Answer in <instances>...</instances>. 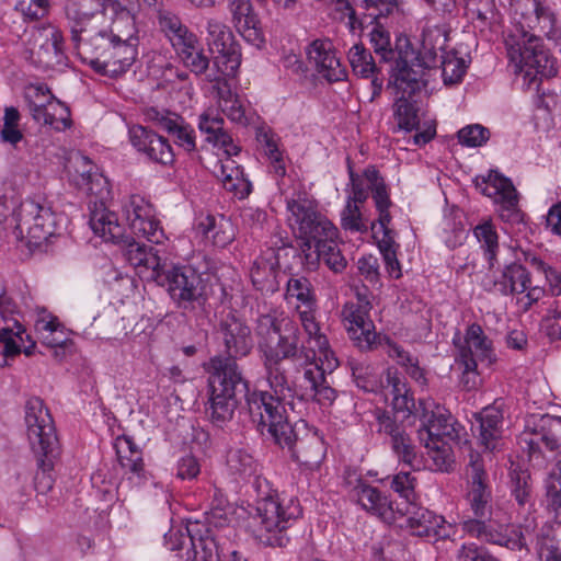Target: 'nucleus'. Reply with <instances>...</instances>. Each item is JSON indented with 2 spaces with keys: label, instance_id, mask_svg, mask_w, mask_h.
<instances>
[{
  "label": "nucleus",
  "instance_id": "f257e3e1",
  "mask_svg": "<svg viewBox=\"0 0 561 561\" xmlns=\"http://www.w3.org/2000/svg\"><path fill=\"white\" fill-rule=\"evenodd\" d=\"M514 19L520 28V39L508 48V56L525 78L533 82L537 76L551 78L557 75L554 59L545 48L542 39L529 34L528 30L538 28L548 39L561 44V26L557 25L552 10L540 0H512Z\"/></svg>",
  "mask_w": 561,
  "mask_h": 561
},
{
  "label": "nucleus",
  "instance_id": "f03ea898",
  "mask_svg": "<svg viewBox=\"0 0 561 561\" xmlns=\"http://www.w3.org/2000/svg\"><path fill=\"white\" fill-rule=\"evenodd\" d=\"M226 356L217 355L210 358L207 371L208 394L221 396L218 402H225L226 409L237 397L247 393V378L237 359L250 354L253 339L250 327L240 318L228 313L218 325Z\"/></svg>",
  "mask_w": 561,
  "mask_h": 561
},
{
  "label": "nucleus",
  "instance_id": "7ed1b4c3",
  "mask_svg": "<svg viewBox=\"0 0 561 561\" xmlns=\"http://www.w3.org/2000/svg\"><path fill=\"white\" fill-rule=\"evenodd\" d=\"M139 249L130 251L131 265L146 268L149 272L147 279L164 287L178 308L191 311L196 307H205L208 300V279L203 274L191 265L161 262L154 248H150L148 254Z\"/></svg>",
  "mask_w": 561,
  "mask_h": 561
},
{
  "label": "nucleus",
  "instance_id": "20e7f679",
  "mask_svg": "<svg viewBox=\"0 0 561 561\" xmlns=\"http://www.w3.org/2000/svg\"><path fill=\"white\" fill-rule=\"evenodd\" d=\"M221 396L215 397V393L208 394L206 413L209 420L218 427L232 420L234 411L244 400L247 409L252 416L253 421H257V430L263 433L266 428L267 433L272 436L274 443L293 425L288 421L286 409L283 398L275 396L267 391H253L250 392V382L247 379V393L237 397L231 402L229 399L228 409L224 407L225 402H218Z\"/></svg>",
  "mask_w": 561,
  "mask_h": 561
},
{
  "label": "nucleus",
  "instance_id": "39448f33",
  "mask_svg": "<svg viewBox=\"0 0 561 561\" xmlns=\"http://www.w3.org/2000/svg\"><path fill=\"white\" fill-rule=\"evenodd\" d=\"M25 424L37 462L34 488L37 493L46 494L53 489L54 466L60 451L53 417L41 398L33 397L26 401Z\"/></svg>",
  "mask_w": 561,
  "mask_h": 561
},
{
  "label": "nucleus",
  "instance_id": "423d86ee",
  "mask_svg": "<svg viewBox=\"0 0 561 561\" xmlns=\"http://www.w3.org/2000/svg\"><path fill=\"white\" fill-rule=\"evenodd\" d=\"M394 64L391 67L389 85L403 90L408 96L420 92L427 84L426 70L431 67L426 57L416 50L410 38L400 34L396 38Z\"/></svg>",
  "mask_w": 561,
  "mask_h": 561
},
{
  "label": "nucleus",
  "instance_id": "0eeeda50",
  "mask_svg": "<svg viewBox=\"0 0 561 561\" xmlns=\"http://www.w3.org/2000/svg\"><path fill=\"white\" fill-rule=\"evenodd\" d=\"M262 323L268 325L274 334L278 335L276 345L266 343L263 346L264 357L268 363H283L285 359L300 362V365L310 364L316 357L312 350L299 346V329L289 319L280 321L271 316H264Z\"/></svg>",
  "mask_w": 561,
  "mask_h": 561
},
{
  "label": "nucleus",
  "instance_id": "6e6552de",
  "mask_svg": "<svg viewBox=\"0 0 561 561\" xmlns=\"http://www.w3.org/2000/svg\"><path fill=\"white\" fill-rule=\"evenodd\" d=\"M275 444L282 449L287 448L291 459L308 470L318 469L325 457L323 439L302 420L294 423Z\"/></svg>",
  "mask_w": 561,
  "mask_h": 561
},
{
  "label": "nucleus",
  "instance_id": "1a4fd4ad",
  "mask_svg": "<svg viewBox=\"0 0 561 561\" xmlns=\"http://www.w3.org/2000/svg\"><path fill=\"white\" fill-rule=\"evenodd\" d=\"M207 530V535L195 538L188 529H186V533L170 530L164 534V542L171 551L190 546L186 550L185 561H247L236 550L226 554L216 539L209 536Z\"/></svg>",
  "mask_w": 561,
  "mask_h": 561
},
{
  "label": "nucleus",
  "instance_id": "9d476101",
  "mask_svg": "<svg viewBox=\"0 0 561 561\" xmlns=\"http://www.w3.org/2000/svg\"><path fill=\"white\" fill-rule=\"evenodd\" d=\"M474 184L481 194L489 197H500L503 208L501 217L503 219L515 224L523 221L524 215L518 208V193L511 179L504 176L497 170H490L488 175L477 176Z\"/></svg>",
  "mask_w": 561,
  "mask_h": 561
},
{
  "label": "nucleus",
  "instance_id": "9b49d317",
  "mask_svg": "<svg viewBox=\"0 0 561 561\" xmlns=\"http://www.w3.org/2000/svg\"><path fill=\"white\" fill-rule=\"evenodd\" d=\"M15 229L26 231L27 245L41 247L55 234V216L48 207L36 203L22 205Z\"/></svg>",
  "mask_w": 561,
  "mask_h": 561
},
{
  "label": "nucleus",
  "instance_id": "f8f14e48",
  "mask_svg": "<svg viewBox=\"0 0 561 561\" xmlns=\"http://www.w3.org/2000/svg\"><path fill=\"white\" fill-rule=\"evenodd\" d=\"M208 45L210 50L219 54L215 58V66L224 75H233L241 64L240 45L234 41L233 33L218 21H209L207 25Z\"/></svg>",
  "mask_w": 561,
  "mask_h": 561
},
{
  "label": "nucleus",
  "instance_id": "ddd939ff",
  "mask_svg": "<svg viewBox=\"0 0 561 561\" xmlns=\"http://www.w3.org/2000/svg\"><path fill=\"white\" fill-rule=\"evenodd\" d=\"M287 208L295 216L299 225V233L314 241V250H317L318 243L336 238L337 229L320 214L307 208L295 199L287 203Z\"/></svg>",
  "mask_w": 561,
  "mask_h": 561
},
{
  "label": "nucleus",
  "instance_id": "4468645a",
  "mask_svg": "<svg viewBox=\"0 0 561 561\" xmlns=\"http://www.w3.org/2000/svg\"><path fill=\"white\" fill-rule=\"evenodd\" d=\"M90 226L95 234L103 237L105 240L122 244L125 256L130 264V251L140 248L139 250H142L141 252H144V254H148L149 249L152 248L151 245L136 241L131 236L125 234L114 213H93L90 218Z\"/></svg>",
  "mask_w": 561,
  "mask_h": 561
},
{
  "label": "nucleus",
  "instance_id": "2eb2a0df",
  "mask_svg": "<svg viewBox=\"0 0 561 561\" xmlns=\"http://www.w3.org/2000/svg\"><path fill=\"white\" fill-rule=\"evenodd\" d=\"M15 302L4 293L0 294V316L3 325L0 324V344H3L2 355L3 363L1 367L8 365V358L19 355L22 351L14 337L21 342L24 341L23 334L25 333L22 324L13 317L15 312Z\"/></svg>",
  "mask_w": 561,
  "mask_h": 561
},
{
  "label": "nucleus",
  "instance_id": "dca6fc26",
  "mask_svg": "<svg viewBox=\"0 0 561 561\" xmlns=\"http://www.w3.org/2000/svg\"><path fill=\"white\" fill-rule=\"evenodd\" d=\"M129 138L131 145L139 151L145 153L148 159L164 165L174 161V152L169 140L154 130L135 125L129 128Z\"/></svg>",
  "mask_w": 561,
  "mask_h": 561
},
{
  "label": "nucleus",
  "instance_id": "f3484780",
  "mask_svg": "<svg viewBox=\"0 0 561 561\" xmlns=\"http://www.w3.org/2000/svg\"><path fill=\"white\" fill-rule=\"evenodd\" d=\"M307 55L310 61H313L317 71L329 82L343 80L346 71L341 67L340 59L331 41L314 39L307 47Z\"/></svg>",
  "mask_w": 561,
  "mask_h": 561
},
{
  "label": "nucleus",
  "instance_id": "a211bd4d",
  "mask_svg": "<svg viewBox=\"0 0 561 561\" xmlns=\"http://www.w3.org/2000/svg\"><path fill=\"white\" fill-rule=\"evenodd\" d=\"M467 476L470 482V491L468 493L471 508L477 517H484L486 514L488 503L491 493L486 484V472L480 456L470 455L469 469Z\"/></svg>",
  "mask_w": 561,
  "mask_h": 561
},
{
  "label": "nucleus",
  "instance_id": "6ab92c4d",
  "mask_svg": "<svg viewBox=\"0 0 561 561\" xmlns=\"http://www.w3.org/2000/svg\"><path fill=\"white\" fill-rule=\"evenodd\" d=\"M111 0H68L66 15L72 22L70 27L71 39L76 45L80 42V34L85 31V23L98 13L110 10Z\"/></svg>",
  "mask_w": 561,
  "mask_h": 561
},
{
  "label": "nucleus",
  "instance_id": "aec40b11",
  "mask_svg": "<svg viewBox=\"0 0 561 561\" xmlns=\"http://www.w3.org/2000/svg\"><path fill=\"white\" fill-rule=\"evenodd\" d=\"M402 515L411 514L407 519V527L413 536L417 537H444L440 529L445 523L443 516L436 515L432 511L423 507H414L413 512L407 508L405 512L397 508Z\"/></svg>",
  "mask_w": 561,
  "mask_h": 561
},
{
  "label": "nucleus",
  "instance_id": "412c9836",
  "mask_svg": "<svg viewBox=\"0 0 561 561\" xmlns=\"http://www.w3.org/2000/svg\"><path fill=\"white\" fill-rule=\"evenodd\" d=\"M364 176L368 183V188L371 191L375 206L379 213L377 222L379 224L380 229H387L391 221V215L388 209L392 204L387 191V185L380 175V172L374 165L368 167L364 171Z\"/></svg>",
  "mask_w": 561,
  "mask_h": 561
},
{
  "label": "nucleus",
  "instance_id": "4be33fe9",
  "mask_svg": "<svg viewBox=\"0 0 561 561\" xmlns=\"http://www.w3.org/2000/svg\"><path fill=\"white\" fill-rule=\"evenodd\" d=\"M293 514L286 515L278 501L266 497L257 502L254 519H259L260 525L267 533L284 531Z\"/></svg>",
  "mask_w": 561,
  "mask_h": 561
},
{
  "label": "nucleus",
  "instance_id": "5701e85b",
  "mask_svg": "<svg viewBox=\"0 0 561 561\" xmlns=\"http://www.w3.org/2000/svg\"><path fill=\"white\" fill-rule=\"evenodd\" d=\"M110 10L112 16V28L115 34H119L121 38L133 41L137 34L136 27V13L138 12V4H122L117 0H111Z\"/></svg>",
  "mask_w": 561,
  "mask_h": 561
},
{
  "label": "nucleus",
  "instance_id": "b1692460",
  "mask_svg": "<svg viewBox=\"0 0 561 561\" xmlns=\"http://www.w3.org/2000/svg\"><path fill=\"white\" fill-rule=\"evenodd\" d=\"M320 260L334 273H341L347 264L335 242V238L318 243L317 250L313 253L307 254V265L311 270L318 266Z\"/></svg>",
  "mask_w": 561,
  "mask_h": 561
},
{
  "label": "nucleus",
  "instance_id": "393cba45",
  "mask_svg": "<svg viewBox=\"0 0 561 561\" xmlns=\"http://www.w3.org/2000/svg\"><path fill=\"white\" fill-rule=\"evenodd\" d=\"M522 256L515 253V261L506 263L502 272V293L504 295L522 294L531 284L530 273L520 263Z\"/></svg>",
  "mask_w": 561,
  "mask_h": 561
},
{
  "label": "nucleus",
  "instance_id": "a878e982",
  "mask_svg": "<svg viewBox=\"0 0 561 561\" xmlns=\"http://www.w3.org/2000/svg\"><path fill=\"white\" fill-rule=\"evenodd\" d=\"M197 231L206 239H211L217 247H225L233 240L232 225L224 216L217 221L213 215H207L197 224Z\"/></svg>",
  "mask_w": 561,
  "mask_h": 561
},
{
  "label": "nucleus",
  "instance_id": "bb28decb",
  "mask_svg": "<svg viewBox=\"0 0 561 561\" xmlns=\"http://www.w3.org/2000/svg\"><path fill=\"white\" fill-rule=\"evenodd\" d=\"M219 171H216L218 178H221L224 187L233 192L239 198H245L252 191V184L244 179L243 170L239 165H228L218 163Z\"/></svg>",
  "mask_w": 561,
  "mask_h": 561
},
{
  "label": "nucleus",
  "instance_id": "cd10ccee",
  "mask_svg": "<svg viewBox=\"0 0 561 561\" xmlns=\"http://www.w3.org/2000/svg\"><path fill=\"white\" fill-rule=\"evenodd\" d=\"M531 433L540 435V440L550 451L561 449V417L542 415L534 424Z\"/></svg>",
  "mask_w": 561,
  "mask_h": 561
},
{
  "label": "nucleus",
  "instance_id": "c85d7f7f",
  "mask_svg": "<svg viewBox=\"0 0 561 561\" xmlns=\"http://www.w3.org/2000/svg\"><path fill=\"white\" fill-rule=\"evenodd\" d=\"M476 420L481 443L489 448L490 443L500 434L503 421L502 412L494 407H488L476 415Z\"/></svg>",
  "mask_w": 561,
  "mask_h": 561
},
{
  "label": "nucleus",
  "instance_id": "c756f323",
  "mask_svg": "<svg viewBox=\"0 0 561 561\" xmlns=\"http://www.w3.org/2000/svg\"><path fill=\"white\" fill-rule=\"evenodd\" d=\"M449 421L450 414L431 412L428 426L425 430L427 435L425 447L434 449L438 453H445L447 450L445 445L440 447L436 445V443L440 439L442 436H449L454 431V427Z\"/></svg>",
  "mask_w": 561,
  "mask_h": 561
},
{
  "label": "nucleus",
  "instance_id": "7c9ffc66",
  "mask_svg": "<svg viewBox=\"0 0 561 561\" xmlns=\"http://www.w3.org/2000/svg\"><path fill=\"white\" fill-rule=\"evenodd\" d=\"M137 56V49L131 41L119 38L115 48L112 49L107 58L112 62L111 76L116 77L125 73L134 64Z\"/></svg>",
  "mask_w": 561,
  "mask_h": 561
},
{
  "label": "nucleus",
  "instance_id": "2f4dec72",
  "mask_svg": "<svg viewBox=\"0 0 561 561\" xmlns=\"http://www.w3.org/2000/svg\"><path fill=\"white\" fill-rule=\"evenodd\" d=\"M396 100L393 116L398 122V128L407 133L417 130L420 127L419 108L410 102L404 94Z\"/></svg>",
  "mask_w": 561,
  "mask_h": 561
},
{
  "label": "nucleus",
  "instance_id": "473e14b6",
  "mask_svg": "<svg viewBox=\"0 0 561 561\" xmlns=\"http://www.w3.org/2000/svg\"><path fill=\"white\" fill-rule=\"evenodd\" d=\"M383 237L377 240V245L382 254L387 272L390 276L398 279L401 277V266L397 257V248L399 247L393 237V231L390 228L380 229Z\"/></svg>",
  "mask_w": 561,
  "mask_h": 561
},
{
  "label": "nucleus",
  "instance_id": "72a5a7b5",
  "mask_svg": "<svg viewBox=\"0 0 561 561\" xmlns=\"http://www.w3.org/2000/svg\"><path fill=\"white\" fill-rule=\"evenodd\" d=\"M348 60L354 73L362 78H369L379 72L370 51L362 43L355 44L350 49Z\"/></svg>",
  "mask_w": 561,
  "mask_h": 561
},
{
  "label": "nucleus",
  "instance_id": "f704fd0d",
  "mask_svg": "<svg viewBox=\"0 0 561 561\" xmlns=\"http://www.w3.org/2000/svg\"><path fill=\"white\" fill-rule=\"evenodd\" d=\"M484 540L511 550H520L526 547L525 537L519 528H512L510 531L505 529V531H502L489 525Z\"/></svg>",
  "mask_w": 561,
  "mask_h": 561
},
{
  "label": "nucleus",
  "instance_id": "c9c22d12",
  "mask_svg": "<svg viewBox=\"0 0 561 561\" xmlns=\"http://www.w3.org/2000/svg\"><path fill=\"white\" fill-rule=\"evenodd\" d=\"M224 123L222 117H210L203 114L199 117L198 127L202 133L207 135L208 142H213L214 146H226L231 142V136L224 129Z\"/></svg>",
  "mask_w": 561,
  "mask_h": 561
},
{
  "label": "nucleus",
  "instance_id": "e433bc0d",
  "mask_svg": "<svg viewBox=\"0 0 561 561\" xmlns=\"http://www.w3.org/2000/svg\"><path fill=\"white\" fill-rule=\"evenodd\" d=\"M380 19H371L369 22L374 25L373 30L369 33L370 43L374 47V50L377 55L381 57V61L389 62L394 58V51L391 48L390 44V34L383 27V25L379 21Z\"/></svg>",
  "mask_w": 561,
  "mask_h": 561
},
{
  "label": "nucleus",
  "instance_id": "4c0bfd02",
  "mask_svg": "<svg viewBox=\"0 0 561 561\" xmlns=\"http://www.w3.org/2000/svg\"><path fill=\"white\" fill-rule=\"evenodd\" d=\"M512 494L518 505L524 506L531 501V477L527 470L514 469L511 472Z\"/></svg>",
  "mask_w": 561,
  "mask_h": 561
},
{
  "label": "nucleus",
  "instance_id": "58836bf2",
  "mask_svg": "<svg viewBox=\"0 0 561 561\" xmlns=\"http://www.w3.org/2000/svg\"><path fill=\"white\" fill-rule=\"evenodd\" d=\"M256 139L260 144L264 145L265 153L271 160L275 173L278 176H284L286 173L285 164L283 162V157L278 150L277 144L273 138V135L261 128L256 133Z\"/></svg>",
  "mask_w": 561,
  "mask_h": 561
},
{
  "label": "nucleus",
  "instance_id": "ea45409f",
  "mask_svg": "<svg viewBox=\"0 0 561 561\" xmlns=\"http://www.w3.org/2000/svg\"><path fill=\"white\" fill-rule=\"evenodd\" d=\"M352 376L356 386L366 392H378L379 389L383 388L382 381L373 374L370 366L360 364L352 366Z\"/></svg>",
  "mask_w": 561,
  "mask_h": 561
},
{
  "label": "nucleus",
  "instance_id": "a19ab883",
  "mask_svg": "<svg viewBox=\"0 0 561 561\" xmlns=\"http://www.w3.org/2000/svg\"><path fill=\"white\" fill-rule=\"evenodd\" d=\"M81 162L82 171L80 173V180L77 182V184L84 188L89 194H100L101 190H99V186L101 181L103 180L105 182V180L103 179L102 174L94 171L95 167L88 157L82 156Z\"/></svg>",
  "mask_w": 561,
  "mask_h": 561
},
{
  "label": "nucleus",
  "instance_id": "79ce46f5",
  "mask_svg": "<svg viewBox=\"0 0 561 561\" xmlns=\"http://www.w3.org/2000/svg\"><path fill=\"white\" fill-rule=\"evenodd\" d=\"M368 311L365 308L356 307L350 310L346 319L360 330V335L364 336L365 342L370 346L376 340V333L373 331V322L367 320Z\"/></svg>",
  "mask_w": 561,
  "mask_h": 561
},
{
  "label": "nucleus",
  "instance_id": "37998d69",
  "mask_svg": "<svg viewBox=\"0 0 561 561\" xmlns=\"http://www.w3.org/2000/svg\"><path fill=\"white\" fill-rule=\"evenodd\" d=\"M457 136L459 142L463 146L480 147L489 140L490 130L480 124H473L461 128Z\"/></svg>",
  "mask_w": 561,
  "mask_h": 561
},
{
  "label": "nucleus",
  "instance_id": "c03bdc74",
  "mask_svg": "<svg viewBox=\"0 0 561 561\" xmlns=\"http://www.w3.org/2000/svg\"><path fill=\"white\" fill-rule=\"evenodd\" d=\"M353 2L366 11L373 10L367 16L374 20L392 14L399 5L398 0H353Z\"/></svg>",
  "mask_w": 561,
  "mask_h": 561
},
{
  "label": "nucleus",
  "instance_id": "a18cd8bd",
  "mask_svg": "<svg viewBox=\"0 0 561 561\" xmlns=\"http://www.w3.org/2000/svg\"><path fill=\"white\" fill-rule=\"evenodd\" d=\"M227 462L230 469L240 476H251L255 471L253 457L242 449L230 451Z\"/></svg>",
  "mask_w": 561,
  "mask_h": 561
},
{
  "label": "nucleus",
  "instance_id": "49530a36",
  "mask_svg": "<svg viewBox=\"0 0 561 561\" xmlns=\"http://www.w3.org/2000/svg\"><path fill=\"white\" fill-rule=\"evenodd\" d=\"M121 38L119 34H115L113 31L102 30L90 37L89 44L93 47L95 53L101 57L107 58L113 48Z\"/></svg>",
  "mask_w": 561,
  "mask_h": 561
},
{
  "label": "nucleus",
  "instance_id": "de8ad7c7",
  "mask_svg": "<svg viewBox=\"0 0 561 561\" xmlns=\"http://www.w3.org/2000/svg\"><path fill=\"white\" fill-rule=\"evenodd\" d=\"M415 481L416 479L410 472H399L392 478L391 489L399 493L408 505H412L415 497Z\"/></svg>",
  "mask_w": 561,
  "mask_h": 561
},
{
  "label": "nucleus",
  "instance_id": "09e8293b",
  "mask_svg": "<svg viewBox=\"0 0 561 561\" xmlns=\"http://www.w3.org/2000/svg\"><path fill=\"white\" fill-rule=\"evenodd\" d=\"M543 546L547 551L545 561H561V522L550 527Z\"/></svg>",
  "mask_w": 561,
  "mask_h": 561
},
{
  "label": "nucleus",
  "instance_id": "8fccbe9b",
  "mask_svg": "<svg viewBox=\"0 0 561 561\" xmlns=\"http://www.w3.org/2000/svg\"><path fill=\"white\" fill-rule=\"evenodd\" d=\"M467 65L462 58H447L443 61V80L446 85L461 81L466 73Z\"/></svg>",
  "mask_w": 561,
  "mask_h": 561
},
{
  "label": "nucleus",
  "instance_id": "3c124183",
  "mask_svg": "<svg viewBox=\"0 0 561 561\" xmlns=\"http://www.w3.org/2000/svg\"><path fill=\"white\" fill-rule=\"evenodd\" d=\"M342 227L345 230L356 231V232H367L368 227L362 220V214L356 204H352L350 201L347 202L343 213H342Z\"/></svg>",
  "mask_w": 561,
  "mask_h": 561
},
{
  "label": "nucleus",
  "instance_id": "603ef678",
  "mask_svg": "<svg viewBox=\"0 0 561 561\" xmlns=\"http://www.w3.org/2000/svg\"><path fill=\"white\" fill-rule=\"evenodd\" d=\"M391 447L396 455L405 463H412L416 457L411 438L404 432L393 434L391 437Z\"/></svg>",
  "mask_w": 561,
  "mask_h": 561
},
{
  "label": "nucleus",
  "instance_id": "864d4df0",
  "mask_svg": "<svg viewBox=\"0 0 561 561\" xmlns=\"http://www.w3.org/2000/svg\"><path fill=\"white\" fill-rule=\"evenodd\" d=\"M265 367L268 371V382L271 388L274 389L275 396H278L285 389L290 390L283 363L273 364L265 359Z\"/></svg>",
  "mask_w": 561,
  "mask_h": 561
},
{
  "label": "nucleus",
  "instance_id": "5fc2aeb1",
  "mask_svg": "<svg viewBox=\"0 0 561 561\" xmlns=\"http://www.w3.org/2000/svg\"><path fill=\"white\" fill-rule=\"evenodd\" d=\"M358 502L366 510H378L386 505L387 497L377 488L365 484L358 492Z\"/></svg>",
  "mask_w": 561,
  "mask_h": 561
},
{
  "label": "nucleus",
  "instance_id": "6e6d98bb",
  "mask_svg": "<svg viewBox=\"0 0 561 561\" xmlns=\"http://www.w3.org/2000/svg\"><path fill=\"white\" fill-rule=\"evenodd\" d=\"M457 561H500L484 547L474 543L463 545L457 552Z\"/></svg>",
  "mask_w": 561,
  "mask_h": 561
},
{
  "label": "nucleus",
  "instance_id": "4d7b16f0",
  "mask_svg": "<svg viewBox=\"0 0 561 561\" xmlns=\"http://www.w3.org/2000/svg\"><path fill=\"white\" fill-rule=\"evenodd\" d=\"M180 56L184 65L195 75H202L208 69L209 59L202 49L187 50L185 54H180Z\"/></svg>",
  "mask_w": 561,
  "mask_h": 561
},
{
  "label": "nucleus",
  "instance_id": "13d9d810",
  "mask_svg": "<svg viewBox=\"0 0 561 561\" xmlns=\"http://www.w3.org/2000/svg\"><path fill=\"white\" fill-rule=\"evenodd\" d=\"M46 0H20L15 4V10L31 21L38 20L45 14Z\"/></svg>",
  "mask_w": 561,
  "mask_h": 561
},
{
  "label": "nucleus",
  "instance_id": "bf43d9fd",
  "mask_svg": "<svg viewBox=\"0 0 561 561\" xmlns=\"http://www.w3.org/2000/svg\"><path fill=\"white\" fill-rule=\"evenodd\" d=\"M358 271L365 277L366 280L370 283H378L380 273H379V263L378 259L373 254H367L362 256L358 262Z\"/></svg>",
  "mask_w": 561,
  "mask_h": 561
},
{
  "label": "nucleus",
  "instance_id": "052dcab7",
  "mask_svg": "<svg viewBox=\"0 0 561 561\" xmlns=\"http://www.w3.org/2000/svg\"><path fill=\"white\" fill-rule=\"evenodd\" d=\"M473 233L484 249L499 248L497 233L491 222L485 221L478 225Z\"/></svg>",
  "mask_w": 561,
  "mask_h": 561
},
{
  "label": "nucleus",
  "instance_id": "680f3d73",
  "mask_svg": "<svg viewBox=\"0 0 561 561\" xmlns=\"http://www.w3.org/2000/svg\"><path fill=\"white\" fill-rule=\"evenodd\" d=\"M311 284L309 279L301 278H290L287 284V290L291 296H296V298L304 302H310L312 300L311 296Z\"/></svg>",
  "mask_w": 561,
  "mask_h": 561
},
{
  "label": "nucleus",
  "instance_id": "e2e57ef3",
  "mask_svg": "<svg viewBox=\"0 0 561 561\" xmlns=\"http://www.w3.org/2000/svg\"><path fill=\"white\" fill-rule=\"evenodd\" d=\"M199 473V463L197 459L192 455H186L178 461L176 477L179 479L192 480Z\"/></svg>",
  "mask_w": 561,
  "mask_h": 561
},
{
  "label": "nucleus",
  "instance_id": "0e129e2a",
  "mask_svg": "<svg viewBox=\"0 0 561 561\" xmlns=\"http://www.w3.org/2000/svg\"><path fill=\"white\" fill-rule=\"evenodd\" d=\"M547 497L549 500V508H551L558 516L561 511V481L559 483L553 480L546 482Z\"/></svg>",
  "mask_w": 561,
  "mask_h": 561
},
{
  "label": "nucleus",
  "instance_id": "69168bd1",
  "mask_svg": "<svg viewBox=\"0 0 561 561\" xmlns=\"http://www.w3.org/2000/svg\"><path fill=\"white\" fill-rule=\"evenodd\" d=\"M467 348H471L472 355H476L481 362L488 360L489 364L492 363L493 351L491 342L485 335L471 343Z\"/></svg>",
  "mask_w": 561,
  "mask_h": 561
},
{
  "label": "nucleus",
  "instance_id": "338daca9",
  "mask_svg": "<svg viewBox=\"0 0 561 561\" xmlns=\"http://www.w3.org/2000/svg\"><path fill=\"white\" fill-rule=\"evenodd\" d=\"M414 408L415 401L409 389H404L403 396H399L392 400V409L394 412H405V417L414 413Z\"/></svg>",
  "mask_w": 561,
  "mask_h": 561
},
{
  "label": "nucleus",
  "instance_id": "774afa93",
  "mask_svg": "<svg viewBox=\"0 0 561 561\" xmlns=\"http://www.w3.org/2000/svg\"><path fill=\"white\" fill-rule=\"evenodd\" d=\"M0 139L4 144L11 145L13 148H18L19 142L24 139L23 133L19 128V125H2L0 130Z\"/></svg>",
  "mask_w": 561,
  "mask_h": 561
}]
</instances>
